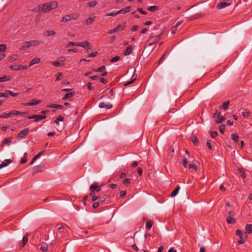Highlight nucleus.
<instances>
[{"mask_svg": "<svg viewBox=\"0 0 252 252\" xmlns=\"http://www.w3.org/2000/svg\"><path fill=\"white\" fill-rule=\"evenodd\" d=\"M58 6V2L56 1H53L40 5L39 6V9L44 13H47L53 9H56Z\"/></svg>", "mask_w": 252, "mask_h": 252, "instance_id": "f257e3e1", "label": "nucleus"}, {"mask_svg": "<svg viewBox=\"0 0 252 252\" xmlns=\"http://www.w3.org/2000/svg\"><path fill=\"white\" fill-rule=\"evenodd\" d=\"M79 14L78 13H72L71 14L65 15L63 16L61 19V22H66L71 20H76L79 17Z\"/></svg>", "mask_w": 252, "mask_h": 252, "instance_id": "f03ea898", "label": "nucleus"}, {"mask_svg": "<svg viewBox=\"0 0 252 252\" xmlns=\"http://www.w3.org/2000/svg\"><path fill=\"white\" fill-rule=\"evenodd\" d=\"M19 113H20L19 111L16 110H12L9 113H2L0 115V118L6 119L10 117L12 115H18Z\"/></svg>", "mask_w": 252, "mask_h": 252, "instance_id": "7ed1b4c3", "label": "nucleus"}, {"mask_svg": "<svg viewBox=\"0 0 252 252\" xmlns=\"http://www.w3.org/2000/svg\"><path fill=\"white\" fill-rule=\"evenodd\" d=\"M78 46L82 47L87 50V52H89L92 49V46L90 43L88 41H84L83 42H78Z\"/></svg>", "mask_w": 252, "mask_h": 252, "instance_id": "20e7f679", "label": "nucleus"}, {"mask_svg": "<svg viewBox=\"0 0 252 252\" xmlns=\"http://www.w3.org/2000/svg\"><path fill=\"white\" fill-rule=\"evenodd\" d=\"M29 128H25L24 130L21 131L17 136V138L18 139H22L24 138L29 132Z\"/></svg>", "mask_w": 252, "mask_h": 252, "instance_id": "39448f33", "label": "nucleus"}, {"mask_svg": "<svg viewBox=\"0 0 252 252\" xmlns=\"http://www.w3.org/2000/svg\"><path fill=\"white\" fill-rule=\"evenodd\" d=\"M234 216V213L232 211L228 212V216L227 217L226 221L229 224H234L236 222L235 219L233 217Z\"/></svg>", "mask_w": 252, "mask_h": 252, "instance_id": "423d86ee", "label": "nucleus"}, {"mask_svg": "<svg viewBox=\"0 0 252 252\" xmlns=\"http://www.w3.org/2000/svg\"><path fill=\"white\" fill-rule=\"evenodd\" d=\"M46 117V115H34L32 116H29L28 118L29 119H34V122H37L40 120L45 119Z\"/></svg>", "mask_w": 252, "mask_h": 252, "instance_id": "0eeeda50", "label": "nucleus"}, {"mask_svg": "<svg viewBox=\"0 0 252 252\" xmlns=\"http://www.w3.org/2000/svg\"><path fill=\"white\" fill-rule=\"evenodd\" d=\"M236 234L239 236L240 239L246 241L248 238V235L246 232H242L239 229L236 230Z\"/></svg>", "mask_w": 252, "mask_h": 252, "instance_id": "6e6552de", "label": "nucleus"}, {"mask_svg": "<svg viewBox=\"0 0 252 252\" xmlns=\"http://www.w3.org/2000/svg\"><path fill=\"white\" fill-rule=\"evenodd\" d=\"M230 3L226 1H220L217 4L216 7L217 9H221L230 5Z\"/></svg>", "mask_w": 252, "mask_h": 252, "instance_id": "1a4fd4ad", "label": "nucleus"}, {"mask_svg": "<svg viewBox=\"0 0 252 252\" xmlns=\"http://www.w3.org/2000/svg\"><path fill=\"white\" fill-rule=\"evenodd\" d=\"M45 169V168L43 166L39 165L34 166L32 171V175H34L35 174L42 172Z\"/></svg>", "mask_w": 252, "mask_h": 252, "instance_id": "9d476101", "label": "nucleus"}, {"mask_svg": "<svg viewBox=\"0 0 252 252\" xmlns=\"http://www.w3.org/2000/svg\"><path fill=\"white\" fill-rule=\"evenodd\" d=\"M41 102V100L36 99H33L32 100V101L28 103H24V105L27 106H32V105H35L36 104H39Z\"/></svg>", "mask_w": 252, "mask_h": 252, "instance_id": "9b49d317", "label": "nucleus"}, {"mask_svg": "<svg viewBox=\"0 0 252 252\" xmlns=\"http://www.w3.org/2000/svg\"><path fill=\"white\" fill-rule=\"evenodd\" d=\"M90 189H93L94 191L99 192L101 190V188L98 186L97 183H94L91 185Z\"/></svg>", "mask_w": 252, "mask_h": 252, "instance_id": "f8f14e48", "label": "nucleus"}, {"mask_svg": "<svg viewBox=\"0 0 252 252\" xmlns=\"http://www.w3.org/2000/svg\"><path fill=\"white\" fill-rule=\"evenodd\" d=\"M99 107L100 108H106L107 109H109L112 107V105L111 104H105L104 102H101L99 104Z\"/></svg>", "mask_w": 252, "mask_h": 252, "instance_id": "ddd939ff", "label": "nucleus"}, {"mask_svg": "<svg viewBox=\"0 0 252 252\" xmlns=\"http://www.w3.org/2000/svg\"><path fill=\"white\" fill-rule=\"evenodd\" d=\"M133 47L131 45L128 46L124 52L125 56L129 55L133 51Z\"/></svg>", "mask_w": 252, "mask_h": 252, "instance_id": "4468645a", "label": "nucleus"}, {"mask_svg": "<svg viewBox=\"0 0 252 252\" xmlns=\"http://www.w3.org/2000/svg\"><path fill=\"white\" fill-rule=\"evenodd\" d=\"M28 236L29 235H25L23 237L22 242L20 244V246L21 248H23L26 244L28 242Z\"/></svg>", "mask_w": 252, "mask_h": 252, "instance_id": "2eb2a0df", "label": "nucleus"}, {"mask_svg": "<svg viewBox=\"0 0 252 252\" xmlns=\"http://www.w3.org/2000/svg\"><path fill=\"white\" fill-rule=\"evenodd\" d=\"M40 59L38 58H35L32 60L30 62L29 67H31V66L33 65V64L35 63H38L40 62Z\"/></svg>", "mask_w": 252, "mask_h": 252, "instance_id": "dca6fc26", "label": "nucleus"}, {"mask_svg": "<svg viewBox=\"0 0 252 252\" xmlns=\"http://www.w3.org/2000/svg\"><path fill=\"white\" fill-rule=\"evenodd\" d=\"M204 16V14L203 13H200L198 14H194L192 15L191 17L189 18V20H193L194 19H196L199 18H201Z\"/></svg>", "mask_w": 252, "mask_h": 252, "instance_id": "f3484780", "label": "nucleus"}, {"mask_svg": "<svg viewBox=\"0 0 252 252\" xmlns=\"http://www.w3.org/2000/svg\"><path fill=\"white\" fill-rule=\"evenodd\" d=\"M30 47H31V46H30L29 41L25 42L24 43H23V45L21 46V47L20 48V50H25L27 48H29Z\"/></svg>", "mask_w": 252, "mask_h": 252, "instance_id": "a211bd4d", "label": "nucleus"}, {"mask_svg": "<svg viewBox=\"0 0 252 252\" xmlns=\"http://www.w3.org/2000/svg\"><path fill=\"white\" fill-rule=\"evenodd\" d=\"M48 245L45 243H42L40 245V249L43 252H46L48 251Z\"/></svg>", "mask_w": 252, "mask_h": 252, "instance_id": "6ab92c4d", "label": "nucleus"}, {"mask_svg": "<svg viewBox=\"0 0 252 252\" xmlns=\"http://www.w3.org/2000/svg\"><path fill=\"white\" fill-rule=\"evenodd\" d=\"M180 186H177L176 189L173 190L172 191V192L171 193V194H170V197H175L178 193L179 190H180Z\"/></svg>", "mask_w": 252, "mask_h": 252, "instance_id": "aec40b11", "label": "nucleus"}, {"mask_svg": "<svg viewBox=\"0 0 252 252\" xmlns=\"http://www.w3.org/2000/svg\"><path fill=\"white\" fill-rule=\"evenodd\" d=\"M9 67L12 70H21L22 65L15 64V65H11L9 66Z\"/></svg>", "mask_w": 252, "mask_h": 252, "instance_id": "412c9836", "label": "nucleus"}, {"mask_svg": "<svg viewBox=\"0 0 252 252\" xmlns=\"http://www.w3.org/2000/svg\"><path fill=\"white\" fill-rule=\"evenodd\" d=\"M47 107L48 108H57V109H63V106L60 104H51V105H48Z\"/></svg>", "mask_w": 252, "mask_h": 252, "instance_id": "4be33fe9", "label": "nucleus"}, {"mask_svg": "<svg viewBox=\"0 0 252 252\" xmlns=\"http://www.w3.org/2000/svg\"><path fill=\"white\" fill-rule=\"evenodd\" d=\"M30 46H35L41 43V42L39 40H31L29 41Z\"/></svg>", "mask_w": 252, "mask_h": 252, "instance_id": "5701e85b", "label": "nucleus"}, {"mask_svg": "<svg viewBox=\"0 0 252 252\" xmlns=\"http://www.w3.org/2000/svg\"><path fill=\"white\" fill-rule=\"evenodd\" d=\"M95 17H94L93 18H89L86 19L85 20V24L86 25H90L93 23Z\"/></svg>", "mask_w": 252, "mask_h": 252, "instance_id": "b1692460", "label": "nucleus"}, {"mask_svg": "<svg viewBox=\"0 0 252 252\" xmlns=\"http://www.w3.org/2000/svg\"><path fill=\"white\" fill-rule=\"evenodd\" d=\"M238 171L239 172V174L242 177L243 179H245L246 177V175L245 174L244 169L243 168H238Z\"/></svg>", "mask_w": 252, "mask_h": 252, "instance_id": "393cba45", "label": "nucleus"}, {"mask_svg": "<svg viewBox=\"0 0 252 252\" xmlns=\"http://www.w3.org/2000/svg\"><path fill=\"white\" fill-rule=\"evenodd\" d=\"M153 224V222L151 220H148L146 223V228L147 230H150Z\"/></svg>", "mask_w": 252, "mask_h": 252, "instance_id": "a878e982", "label": "nucleus"}, {"mask_svg": "<svg viewBox=\"0 0 252 252\" xmlns=\"http://www.w3.org/2000/svg\"><path fill=\"white\" fill-rule=\"evenodd\" d=\"M246 231L250 234L252 232V224H247L245 227Z\"/></svg>", "mask_w": 252, "mask_h": 252, "instance_id": "bb28decb", "label": "nucleus"}, {"mask_svg": "<svg viewBox=\"0 0 252 252\" xmlns=\"http://www.w3.org/2000/svg\"><path fill=\"white\" fill-rule=\"evenodd\" d=\"M74 94H75V92H70V93H67V94H65V95L63 98V99H64V100L67 99H68L69 98H70L72 96H73L74 95Z\"/></svg>", "mask_w": 252, "mask_h": 252, "instance_id": "cd10ccee", "label": "nucleus"}, {"mask_svg": "<svg viewBox=\"0 0 252 252\" xmlns=\"http://www.w3.org/2000/svg\"><path fill=\"white\" fill-rule=\"evenodd\" d=\"M130 7L127 6L125 8H124L120 10H119V14L120 13H126L130 11Z\"/></svg>", "mask_w": 252, "mask_h": 252, "instance_id": "c85d7f7f", "label": "nucleus"}, {"mask_svg": "<svg viewBox=\"0 0 252 252\" xmlns=\"http://www.w3.org/2000/svg\"><path fill=\"white\" fill-rule=\"evenodd\" d=\"M158 6H151L148 8V10L150 12H155L158 9Z\"/></svg>", "mask_w": 252, "mask_h": 252, "instance_id": "c756f323", "label": "nucleus"}, {"mask_svg": "<svg viewBox=\"0 0 252 252\" xmlns=\"http://www.w3.org/2000/svg\"><path fill=\"white\" fill-rule=\"evenodd\" d=\"M6 92H7V94L8 95H10V96L13 97L17 96L19 94L18 93H14L10 90H6Z\"/></svg>", "mask_w": 252, "mask_h": 252, "instance_id": "7c9ffc66", "label": "nucleus"}, {"mask_svg": "<svg viewBox=\"0 0 252 252\" xmlns=\"http://www.w3.org/2000/svg\"><path fill=\"white\" fill-rule=\"evenodd\" d=\"M231 138L236 143L238 142L239 141V136L236 133H232Z\"/></svg>", "mask_w": 252, "mask_h": 252, "instance_id": "2f4dec72", "label": "nucleus"}, {"mask_svg": "<svg viewBox=\"0 0 252 252\" xmlns=\"http://www.w3.org/2000/svg\"><path fill=\"white\" fill-rule=\"evenodd\" d=\"M55 34H56V32L53 30L47 31L45 32V34H46V36H53Z\"/></svg>", "mask_w": 252, "mask_h": 252, "instance_id": "473e14b6", "label": "nucleus"}, {"mask_svg": "<svg viewBox=\"0 0 252 252\" xmlns=\"http://www.w3.org/2000/svg\"><path fill=\"white\" fill-rule=\"evenodd\" d=\"M27 158H28L27 154L26 153H24V157L23 158H22V159H21L20 163L21 164L26 163L27 161Z\"/></svg>", "mask_w": 252, "mask_h": 252, "instance_id": "72a5a7b5", "label": "nucleus"}, {"mask_svg": "<svg viewBox=\"0 0 252 252\" xmlns=\"http://www.w3.org/2000/svg\"><path fill=\"white\" fill-rule=\"evenodd\" d=\"M219 129L220 132L222 134H223V133L225 131V125L224 124H221V125H220L219 127Z\"/></svg>", "mask_w": 252, "mask_h": 252, "instance_id": "f704fd0d", "label": "nucleus"}, {"mask_svg": "<svg viewBox=\"0 0 252 252\" xmlns=\"http://www.w3.org/2000/svg\"><path fill=\"white\" fill-rule=\"evenodd\" d=\"M226 118L224 116H221L216 120V123L217 124H220L222 123L225 120Z\"/></svg>", "mask_w": 252, "mask_h": 252, "instance_id": "c9c22d12", "label": "nucleus"}, {"mask_svg": "<svg viewBox=\"0 0 252 252\" xmlns=\"http://www.w3.org/2000/svg\"><path fill=\"white\" fill-rule=\"evenodd\" d=\"M10 79V77L9 76H4L2 77H0V82L8 81Z\"/></svg>", "mask_w": 252, "mask_h": 252, "instance_id": "e433bc0d", "label": "nucleus"}, {"mask_svg": "<svg viewBox=\"0 0 252 252\" xmlns=\"http://www.w3.org/2000/svg\"><path fill=\"white\" fill-rule=\"evenodd\" d=\"M229 104V101H227L225 102H224L222 104V108L224 110H226L228 109V106Z\"/></svg>", "mask_w": 252, "mask_h": 252, "instance_id": "4c0bfd02", "label": "nucleus"}, {"mask_svg": "<svg viewBox=\"0 0 252 252\" xmlns=\"http://www.w3.org/2000/svg\"><path fill=\"white\" fill-rule=\"evenodd\" d=\"M118 14H119V11H113L111 13L106 14V16H114L117 15Z\"/></svg>", "mask_w": 252, "mask_h": 252, "instance_id": "58836bf2", "label": "nucleus"}, {"mask_svg": "<svg viewBox=\"0 0 252 252\" xmlns=\"http://www.w3.org/2000/svg\"><path fill=\"white\" fill-rule=\"evenodd\" d=\"M193 144L195 146L197 145L198 144H199V141H198V138L195 137V136H193L192 137V139H191Z\"/></svg>", "mask_w": 252, "mask_h": 252, "instance_id": "ea45409f", "label": "nucleus"}, {"mask_svg": "<svg viewBox=\"0 0 252 252\" xmlns=\"http://www.w3.org/2000/svg\"><path fill=\"white\" fill-rule=\"evenodd\" d=\"M131 180L129 178H126L124 181H123V184L127 186L128 185L130 184Z\"/></svg>", "mask_w": 252, "mask_h": 252, "instance_id": "a19ab883", "label": "nucleus"}, {"mask_svg": "<svg viewBox=\"0 0 252 252\" xmlns=\"http://www.w3.org/2000/svg\"><path fill=\"white\" fill-rule=\"evenodd\" d=\"M120 57L118 56H116L115 57L112 58L110 61L111 63H114V62H117L118 61H119L120 60Z\"/></svg>", "mask_w": 252, "mask_h": 252, "instance_id": "79ce46f5", "label": "nucleus"}, {"mask_svg": "<svg viewBox=\"0 0 252 252\" xmlns=\"http://www.w3.org/2000/svg\"><path fill=\"white\" fill-rule=\"evenodd\" d=\"M78 44V43H77V42H69L67 43L66 47H69L71 46H78V45H77Z\"/></svg>", "mask_w": 252, "mask_h": 252, "instance_id": "37998d69", "label": "nucleus"}, {"mask_svg": "<svg viewBox=\"0 0 252 252\" xmlns=\"http://www.w3.org/2000/svg\"><path fill=\"white\" fill-rule=\"evenodd\" d=\"M97 2L96 1L93 0L88 3L90 7H94L96 6Z\"/></svg>", "mask_w": 252, "mask_h": 252, "instance_id": "c03bdc74", "label": "nucleus"}, {"mask_svg": "<svg viewBox=\"0 0 252 252\" xmlns=\"http://www.w3.org/2000/svg\"><path fill=\"white\" fill-rule=\"evenodd\" d=\"M105 69V66L104 65H102L99 67L98 69L94 70V71L96 72H101L103 71Z\"/></svg>", "mask_w": 252, "mask_h": 252, "instance_id": "a18cd8bd", "label": "nucleus"}, {"mask_svg": "<svg viewBox=\"0 0 252 252\" xmlns=\"http://www.w3.org/2000/svg\"><path fill=\"white\" fill-rule=\"evenodd\" d=\"M1 97L8 98V95L7 94V92H6V90L4 93H0V97Z\"/></svg>", "mask_w": 252, "mask_h": 252, "instance_id": "49530a36", "label": "nucleus"}, {"mask_svg": "<svg viewBox=\"0 0 252 252\" xmlns=\"http://www.w3.org/2000/svg\"><path fill=\"white\" fill-rule=\"evenodd\" d=\"M189 169L192 168L195 171L197 170V167L196 165L194 164H189Z\"/></svg>", "mask_w": 252, "mask_h": 252, "instance_id": "de8ad7c7", "label": "nucleus"}, {"mask_svg": "<svg viewBox=\"0 0 252 252\" xmlns=\"http://www.w3.org/2000/svg\"><path fill=\"white\" fill-rule=\"evenodd\" d=\"M206 145L208 148L210 149H212V141L211 140H208L206 142Z\"/></svg>", "mask_w": 252, "mask_h": 252, "instance_id": "09e8293b", "label": "nucleus"}, {"mask_svg": "<svg viewBox=\"0 0 252 252\" xmlns=\"http://www.w3.org/2000/svg\"><path fill=\"white\" fill-rule=\"evenodd\" d=\"M6 49V46L5 44H1L0 45V52L3 51L5 52Z\"/></svg>", "mask_w": 252, "mask_h": 252, "instance_id": "8fccbe9b", "label": "nucleus"}, {"mask_svg": "<svg viewBox=\"0 0 252 252\" xmlns=\"http://www.w3.org/2000/svg\"><path fill=\"white\" fill-rule=\"evenodd\" d=\"M125 24H126V23H125L123 25H119V26H117L120 31H123L125 30V29L126 28Z\"/></svg>", "mask_w": 252, "mask_h": 252, "instance_id": "3c124183", "label": "nucleus"}, {"mask_svg": "<svg viewBox=\"0 0 252 252\" xmlns=\"http://www.w3.org/2000/svg\"><path fill=\"white\" fill-rule=\"evenodd\" d=\"M188 159L187 158H185L182 162V164L184 167H187V165L188 163Z\"/></svg>", "mask_w": 252, "mask_h": 252, "instance_id": "603ef678", "label": "nucleus"}, {"mask_svg": "<svg viewBox=\"0 0 252 252\" xmlns=\"http://www.w3.org/2000/svg\"><path fill=\"white\" fill-rule=\"evenodd\" d=\"M52 64L56 67H60L62 66V64L59 62H53Z\"/></svg>", "mask_w": 252, "mask_h": 252, "instance_id": "864d4df0", "label": "nucleus"}, {"mask_svg": "<svg viewBox=\"0 0 252 252\" xmlns=\"http://www.w3.org/2000/svg\"><path fill=\"white\" fill-rule=\"evenodd\" d=\"M58 76L57 77V78H56V81H60L62 79V77H63V74L62 72H59L58 73Z\"/></svg>", "mask_w": 252, "mask_h": 252, "instance_id": "5fc2aeb1", "label": "nucleus"}, {"mask_svg": "<svg viewBox=\"0 0 252 252\" xmlns=\"http://www.w3.org/2000/svg\"><path fill=\"white\" fill-rule=\"evenodd\" d=\"M250 112L244 111L242 112V115L244 117H248L250 115Z\"/></svg>", "mask_w": 252, "mask_h": 252, "instance_id": "6e6d98bb", "label": "nucleus"}, {"mask_svg": "<svg viewBox=\"0 0 252 252\" xmlns=\"http://www.w3.org/2000/svg\"><path fill=\"white\" fill-rule=\"evenodd\" d=\"M211 137L214 138L218 136V132L216 131H211Z\"/></svg>", "mask_w": 252, "mask_h": 252, "instance_id": "4d7b16f0", "label": "nucleus"}, {"mask_svg": "<svg viewBox=\"0 0 252 252\" xmlns=\"http://www.w3.org/2000/svg\"><path fill=\"white\" fill-rule=\"evenodd\" d=\"M137 10L138 12L143 15H146L147 14V12L146 11H143L141 8H138Z\"/></svg>", "mask_w": 252, "mask_h": 252, "instance_id": "13d9d810", "label": "nucleus"}, {"mask_svg": "<svg viewBox=\"0 0 252 252\" xmlns=\"http://www.w3.org/2000/svg\"><path fill=\"white\" fill-rule=\"evenodd\" d=\"M99 81L104 84H106L108 82L107 80L104 78H100Z\"/></svg>", "mask_w": 252, "mask_h": 252, "instance_id": "bf43d9fd", "label": "nucleus"}, {"mask_svg": "<svg viewBox=\"0 0 252 252\" xmlns=\"http://www.w3.org/2000/svg\"><path fill=\"white\" fill-rule=\"evenodd\" d=\"M11 159H5L3 162L2 163L3 164H5V166L8 165L10 163H11Z\"/></svg>", "mask_w": 252, "mask_h": 252, "instance_id": "052dcab7", "label": "nucleus"}, {"mask_svg": "<svg viewBox=\"0 0 252 252\" xmlns=\"http://www.w3.org/2000/svg\"><path fill=\"white\" fill-rule=\"evenodd\" d=\"M136 79V78H134L133 79L131 80V81H128V82H127L126 83H125V86H128L132 83H133L134 82V81H135V80Z\"/></svg>", "mask_w": 252, "mask_h": 252, "instance_id": "680f3d73", "label": "nucleus"}, {"mask_svg": "<svg viewBox=\"0 0 252 252\" xmlns=\"http://www.w3.org/2000/svg\"><path fill=\"white\" fill-rule=\"evenodd\" d=\"M126 190H122L120 193V196L121 197H124L126 195Z\"/></svg>", "mask_w": 252, "mask_h": 252, "instance_id": "e2e57ef3", "label": "nucleus"}, {"mask_svg": "<svg viewBox=\"0 0 252 252\" xmlns=\"http://www.w3.org/2000/svg\"><path fill=\"white\" fill-rule=\"evenodd\" d=\"M109 38L110 42H112L115 40V39H116V37L115 35H112V36H111L110 37H109Z\"/></svg>", "mask_w": 252, "mask_h": 252, "instance_id": "0e129e2a", "label": "nucleus"}, {"mask_svg": "<svg viewBox=\"0 0 252 252\" xmlns=\"http://www.w3.org/2000/svg\"><path fill=\"white\" fill-rule=\"evenodd\" d=\"M177 28H176V27H175L173 26L172 29H171V33L172 34H174L176 33V31H177Z\"/></svg>", "mask_w": 252, "mask_h": 252, "instance_id": "69168bd1", "label": "nucleus"}, {"mask_svg": "<svg viewBox=\"0 0 252 252\" xmlns=\"http://www.w3.org/2000/svg\"><path fill=\"white\" fill-rule=\"evenodd\" d=\"M139 27L138 26H137V25H134V26H133L131 29V31L132 32H135V31H136L137 30V29H138Z\"/></svg>", "mask_w": 252, "mask_h": 252, "instance_id": "338daca9", "label": "nucleus"}, {"mask_svg": "<svg viewBox=\"0 0 252 252\" xmlns=\"http://www.w3.org/2000/svg\"><path fill=\"white\" fill-rule=\"evenodd\" d=\"M97 54L98 53L97 52H93V53L89 54L88 57H94L97 55Z\"/></svg>", "mask_w": 252, "mask_h": 252, "instance_id": "774afa93", "label": "nucleus"}]
</instances>
